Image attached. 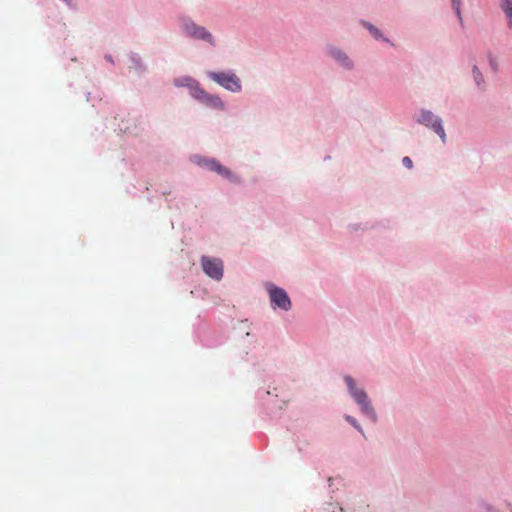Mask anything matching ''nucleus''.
<instances>
[{
	"label": "nucleus",
	"mask_w": 512,
	"mask_h": 512,
	"mask_svg": "<svg viewBox=\"0 0 512 512\" xmlns=\"http://www.w3.org/2000/svg\"><path fill=\"white\" fill-rule=\"evenodd\" d=\"M344 380L354 400L361 406L362 412L366 416H368L373 422H375L377 418L376 413L373 407L371 406L370 402L368 401L366 392L356 387V383L351 376H346Z\"/></svg>",
	"instance_id": "1"
},
{
	"label": "nucleus",
	"mask_w": 512,
	"mask_h": 512,
	"mask_svg": "<svg viewBox=\"0 0 512 512\" xmlns=\"http://www.w3.org/2000/svg\"><path fill=\"white\" fill-rule=\"evenodd\" d=\"M208 76L211 80L215 81L222 87L232 92H239L241 90L240 79L231 72H209Z\"/></svg>",
	"instance_id": "2"
},
{
	"label": "nucleus",
	"mask_w": 512,
	"mask_h": 512,
	"mask_svg": "<svg viewBox=\"0 0 512 512\" xmlns=\"http://www.w3.org/2000/svg\"><path fill=\"white\" fill-rule=\"evenodd\" d=\"M418 122L430 129H432L442 139V141H445L446 134H445L444 128L442 126V121L440 118L435 116L432 112L421 111L419 118H418Z\"/></svg>",
	"instance_id": "3"
},
{
	"label": "nucleus",
	"mask_w": 512,
	"mask_h": 512,
	"mask_svg": "<svg viewBox=\"0 0 512 512\" xmlns=\"http://www.w3.org/2000/svg\"><path fill=\"white\" fill-rule=\"evenodd\" d=\"M272 307L288 311L291 308V301L288 294L282 288L270 285L268 288Z\"/></svg>",
	"instance_id": "4"
},
{
	"label": "nucleus",
	"mask_w": 512,
	"mask_h": 512,
	"mask_svg": "<svg viewBox=\"0 0 512 512\" xmlns=\"http://www.w3.org/2000/svg\"><path fill=\"white\" fill-rule=\"evenodd\" d=\"M201 265L203 271L214 280H221L223 277V262L218 258L202 256Z\"/></svg>",
	"instance_id": "5"
},
{
	"label": "nucleus",
	"mask_w": 512,
	"mask_h": 512,
	"mask_svg": "<svg viewBox=\"0 0 512 512\" xmlns=\"http://www.w3.org/2000/svg\"><path fill=\"white\" fill-rule=\"evenodd\" d=\"M185 31L192 37L203 39L214 44L212 35L204 27L197 26L194 23H187L185 25Z\"/></svg>",
	"instance_id": "6"
},
{
	"label": "nucleus",
	"mask_w": 512,
	"mask_h": 512,
	"mask_svg": "<svg viewBox=\"0 0 512 512\" xmlns=\"http://www.w3.org/2000/svg\"><path fill=\"white\" fill-rule=\"evenodd\" d=\"M204 167L209 170L218 173L219 175L229 178L231 176L230 171L221 165L219 162H201Z\"/></svg>",
	"instance_id": "7"
},
{
	"label": "nucleus",
	"mask_w": 512,
	"mask_h": 512,
	"mask_svg": "<svg viewBox=\"0 0 512 512\" xmlns=\"http://www.w3.org/2000/svg\"><path fill=\"white\" fill-rule=\"evenodd\" d=\"M185 81L192 82L190 93L193 98L197 99L200 102H203L206 95L208 94L205 90H203L197 81L192 78H186Z\"/></svg>",
	"instance_id": "8"
},
{
	"label": "nucleus",
	"mask_w": 512,
	"mask_h": 512,
	"mask_svg": "<svg viewBox=\"0 0 512 512\" xmlns=\"http://www.w3.org/2000/svg\"><path fill=\"white\" fill-rule=\"evenodd\" d=\"M499 6L507 18L508 28L512 30V0H500Z\"/></svg>",
	"instance_id": "9"
},
{
	"label": "nucleus",
	"mask_w": 512,
	"mask_h": 512,
	"mask_svg": "<svg viewBox=\"0 0 512 512\" xmlns=\"http://www.w3.org/2000/svg\"><path fill=\"white\" fill-rule=\"evenodd\" d=\"M202 103H204L205 105H207L213 109H217V110L224 109L223 101L216 95L207 94Z\"/></svg>",
	"instance_id": "10"
},
{
	"label": "nucleus",
	"mask_w": 512,
	"mask_h": 512,
	"mask_svg": "<svg viewBox=\"0 0 512 512\" xmlns=\"http://www.w3.org/2000/svg\"><path fill=\"white\" fill-rule=\"evenodd\" d=\"M330 54L333 58L339 61L345 68H351L352 62L349 60L348 56L345 55L342 51L332 48L330 50Z\"/></svg>",
	"instance_id": "11"
},
{
	"label": "nucleus",
	"mask_w": 512,
	"mask_h": 512,
	"mask_svg": "<svg viewBox=\"0 0 512 512\" xmlns=\"http://www.w3.org/2000/svg\"><path fill=\"white\" fill-rule=\"evenodd\" d=\"M472 72H473L474 80H475L477 86L483 88L484 79H483V76H482L481 72L479 71L478 67L474 66Z\"/></svg>",
	"instance_id": "12"
},
{
	"label": "nucleus",
	"mask_w": 512,
	"mask_h": 512,
	"mask_svg": "<svg viewBox=\"0 0 512 512\" xmlns=\"http://www.w3.org/2000/svg\"><path fill=\"white\" fill-rule=\"evenodd\" d=\"M365 26L367 27V29L370 31V33L373 35L374 38H376V39L383 38L382 33L375 26H373L372 24H369V23H365Z\"/></svg>",
	"instance_id": "13"
},
{
	"label": "nucleus",
	"mask_w": 512,
	"mask_h": 512,
	"mask_svg": "<svg viewBox=\"0 0 512 512\" xmlns=\"http://www.w3.org/2000/svg\"><path fill=\"white\" fill-rule=\"evenodd\" d=\"M187 77L185 78H179L174 81V84L176 86H188L191 89L192 82L185 81Z\"/></svg>",
	"instance_id": "14"
},
{
	"label": "nucleus",
	"mask_w": 512,
	"mask_h": 512,
	"mask_svg": "<svg viewBox=\"0 0 512 512\" xmlns=\"http://www.w3.org/2000/svg\"><path fill=\"white\" fill-rule=\"evenodd\" d=\"M345 419L350 423L352 424L356 429H358L360 432H362V429L360 427V425L358 424L357 420L355 418H353L352 416H349V415H346L345 416Z\"/></svg>",
	"instance_id": "15"
},
{
	"label": "nucleus",
	"mask_w": 512,
	"mask_h": 512,
	"mask_svg": "<svg viewBox=\"0 0 512 512\" xmlns=\"http://www.w3.org/2000/svg\"><path fill=\"white\" fill-rule=\"evenodd\" d=\"M451 2H452V6H453L455 12L457 13L458 17L461 18V12H460L461 0H451Z\"/></svg>",
	"instance_id": "16"
},
{
	"label": "nucleus",
	"mask_w": 512,
	"mask_h": 512,
	"mask_svg": "<svg viewBox=\"0 0 512 512\" xmlns=\"http://www.w3.org/2000/svg\"><path fill=\"white\" fill-rule=\"evenodd\" d=\"M412 163H413V162L408 161V162H407V168L411 169V168H412Z\"/></svg>",
	"instance_id": "17"
},
{
	"label": "nucleus",
	"mask_w": 512,
	"mask_h": 512,
	"mask_svg": "<svg viewBox=\"0 0 512 512\" xmlns=\"http://www.w3.org/2000/svg\"><path fill=\"white\" fill-rule=\"evenodd\" d=\"M108 61L112 62V58L110 56L105 57Z\"/></svg>",
	"instance_id": "18"
},
{
	"label": "nucleus",
	"mask_w": 512,
	"mask_h": 512,
	"mask_svg": "<svg viewBox=\"0 0 512 512\" xmlns=\"http://www.w3.org/2000/svg\"><path fill=\"white\" fill-rule=\"evenodd\" d=\"M403 160L408 161L410 159H409V157H404Z\"/></svg>",
	"instance_id": "19"
}]
</instances>
